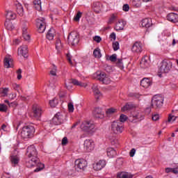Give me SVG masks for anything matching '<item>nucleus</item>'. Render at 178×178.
Segmentation results:
<instances>
[{"instance_id": "obj_51", "label": "nucleus", "mask_w": 178, "mask_h": 178, "mask_svg": "<svg viewBox=\"0 0 178 178\" xmlns=\"http://www.w3.org/2000/svg\"><path fill=\"white\" fill-rule=\"evenodd\" d=\"M119 48H120L119 42H113V49L114 51H118Z\"/></svg>"}, {"instance_id": "obj_26", "label": "nucleus", "mask_w": 178, "mask_h": 178, "mask_svg": "<svg viewBox=\"0 0 178 178\" xmlns=\"http://www.w3.org/2000/svg\"><path fill=\"white\" fill-rule=\"evenodd\" d=\"M29 28L27 26H24L22 28V37L25 41H29L31 38L30 33H29Z\"/></svg>"}, {"instance_id": "obj_30", "label": "nucleus", "mask_w": 178, "mask_h": 178, "mask_svg": "<svg viewBox=\"0 0 178 178\" xmlns=\"http://www.w3.org/2000/svg\"><path fill=\"white\" fill-rule=\"evenodd\" d=\"M17 8V13L19 14V16H24V10L23 9V6L20 4V3H18L16 4Z\"/></svg>"}, {"instance_id": "obj_53", "label": "nucleus", "mask_w": 178, "mask_h": 178, "mask_svg": "<svg viewBox=\"0 0 178 178\" xmlns=\"http://www.w3.org/2000/svg\"><path fill=\"white\" fill-rule=\"evenodd\" d=\"M68 110H69V112L74 111V106L73 105V103L70 102L68 104Z\"/></svg>"}, {"instance_id": "obj_62", "label": "nucleus", "mask_w": 178, "mask_h": 178, "mask_svg": "<svg viewBox=\"0 0 178 178\" xmlns=\"http://www.w3.org/2000/svg\"><path fill=\"white\" fill-rule=\"evenodd\" d=\"M66 144H67V138L64 137L62 140V145H66Z\"/></svg>"}, {"instance_id": "obj_14", "label": "nucleus", "mask_w": 178, "mask_h": 178, "mask_svg": "<svg viewBox=\"0 0 178 178\" xmlns=\"http://www.w3.org/2000/svg\"><path fill=\"white\" fill-rule=\"evenodd\" d=\"M63 119H65L63 115H62V113H57L53 118L51 123H53V124H55L56 126L62 124V123H63Z\"/></svg>"}, {"instance_id": "obj_45", "label": "nucleus", "mask_w": 178, "mask_h": 178, "mask_svg": "<svg viewBox=\"0 0 178 178\" xmlns=\"http://www.w3.org/2000/svg\"><path fill=\"white\" fill-rule=\"evenodd\" d=\"M58 72V68L56 67L55 65H52V68L50 70V74L51 76H56V72Z\"/></svg>"}, {"instance_id": "obj_47", "label": "nucleus", "mask_w": 178, "mask_h": 178, "mask_svg": "<svg viewBox=\"0 0 178 178\" xmlns=\"http://www.w3.org/2000/svg\"><path fill=\"white\" fill-rule=\"evenodd\" d=\"M127 120V116L124 114H121L120 116V123H124Z\"/></svg>"}, {"instance_id": "obj_23", "label": "nucleus", "mask_w": 178, "mask_h": 178, "mask_svg": "<svg viewBox=\"0 0 178 178\" xmlns=\"http://www.w3.org/2000/svg\"><path fill=\"white\" fill-rule=\"evenodd\" d=\"M141 26L145 29H149V27L152 26V19L149 18H145L142 19Z\"/></svg>"}, {"instance_id": "obj_10", "label": "nucleus", "mask_w": 178, "mask_h": 178, "mask_svg": "<svg viewBox=\"0 0 178 178\" xmlns=\"http://www.w3.org/2000/svg\"><path fill=\"white\" fill-rule=\"evenodd\" d=\"M144 120V113L139 111H134L132 113V116L129 118V122L136 123V122H141Z\"/></svg>"}, {"instance_id": "obj_3", "label": "nucleus", "mask_w": 178, "mask_h": 178, "mask_svg": "<svg viewBox=\"0 0 178 178\" xmlns=\"http://www.w3.org/2000/svg\"><path fill=\"white\" fill-rule=\"evenodd\" d=\"M173 63L170 60L164 59L160 63L159 70L161 73H169L172 70Z\"/></svg>"}, {"instance_id": "obj_57", "label": "nucleus", "mask_w": 178, "mask_h": 178, "mask_svg": "<svg viewBox=\"0 0 178 178\" xmlns=\"http://www.w3.org/2000/svg\"><path fill=\"white\" fill-rule=\"evenodd\" d=\"M7 109L5 104H0V112H6Z\"/></svg>"}, {"instance_id": "obj_22", "label": "nucleus", "mask_w": 178, "mask_h": 178, "mask_svg": "<svg viewBox=\"0 0 178 178\" xmlns=\"http://www.w3.org/2000/svg\"><path fill=\"white\" fill-rule=\"evenodd\" d=\"M13 60L10 56H6L4 58V66L6 69H9V67H13Z\"/></svg>"}, {"instance_id": "obj_11", "label": "nucleus", "mask_w": 178, "mask_h": 178, "mask_svg": "<svg viewBox=\"0 0 178 178\" xmlns=\"http://www.w3.org/2000/svg\"><path fill=\"white\" fill-rule=\"evenodd\" d=\"M97 79L99 81H101L102 84H111V78L105 72L97 73Z\"/></svg>"}, {"instance_id": "obj_4", "label": "nucleus", "mask_w": 178, "mask_h": 178, "mask_svg": "<svg viewBox=\"0 0 178 178\" xmlns=\"http://www.w3.org/2000/svg\"><path fill=\"white\" fill-rule=\"evenodd\" d=\"M124 127H123V123L119 121H114L111 124V131L114 134H122Z\"/></svg>"}, {"instance_id": "obj_38", "label": "nucleus", "mask_w": 178, "mask_h": 178, "mask_svg": "<svg viewBox=\"0 0 178 178\" xmlns=\"http://www.w3.org/2000/svg\"><path fill=\"white\" fill-rule=\"evenodd\" d=\"M33 5L35 6V8L36 9V10H38L40 12V10H41L42 7H41V0H35L33 1Z\"/></svg>"}, {"instance_id": "obj_40", "label": "nucleus", "mask_w": 178, "mask_h": 178, "mask_svg": "<svg viewBox=\"0 0 178 178\" xmlns=\"http://www.w3.org/2000/svg\"><path fill=\"white\" fill-rule=\"evenodd\" d=\"M93 56H95V58H97L98 59H99V58L102 56V55L101 54V49H99V48L95 49L93 51Z\"/></svg>"}, {"instance_id": "obj_20", "label": "nucleus", "mask_w": 178, "mask_h": 178, "mask_svg": "<svg viewBox=\"0 0 178 178\" xmlns=\"http://www.w3.org/2000/svg\"><path fill=\"white\" fill-rule=\"evenodd\" d=\"M92 90L96 99H100V98H102V93L101 92V91H99V88L98 87V85H93L92 87Z\"/></svg>"}, {"instance_id": "obj_55", "label": "nucleus", "mask_w": 178, "mask_h": 178, "mask_svg": "<svg viewBox=\"0 0 178 178\" xmlns=\"http://www.w3.org/2000/svg\"><path fill=\"white\" fill-rule=\"evenodd\" d=\"M116 15L115 14H113L111 17L109 18L108 23H113L116 19Z\"/></svg>"}, {"instance_id": "obj_52", "label": "nucleus", "mask_w": 178, "mask_h": 178, "mask_svg": "<svg viewBox=\"0 0 178 178\" xmlns=\"http://www.w3.org/2000/svg\"><path fill=\"white\" fill-rule=\"evenodd\" d=\"M81 15H83V13L79 11L77 13V14L76 15V16L74 18L75 22H79V20H80V18L81 17Z\"/></svg>"}, {"instance_id": "obj_34", "label": "nucleus", "mask_w": 178, "mask_h": 178, "mask_svg": "<svg viewBox=\"0 0 178 178\" xmlns=\"http://www.w3.org/2000/svg\"><path fill=\"white\" fill-rule=\"evenodd\" d=\"M55 29H50L46 35L47 40H54V37H55Z\"/></svg>"}, {"instance_id": "obj_46", "label": "nucleus", "mask_w": 178, "mask_h": 178, "mask_svg": "<svg viewBox=\"0 0 178 178\" xmlns=\"http://www.w3.org/2000/svg\"><path fill=\"white\" fill-rule=\"evenodd\" d=\"M116 65L120 67V69H123V59L118 58L116 61Z\"/></svg>"}, {"instance_id": "obj_21", "label": "nucleus", "mask_w": 178, "mask_h": 178, "mask_svg": "<svg viewBox=\"0 0 178 178\" xmlns=\"http://www.w3.org/2000/svg\"><path fill=\"white\" fill-rule=\"evenodd\" d=\"M167 20L171 23H178V14L170 13L167 15Z\"/></svg>"}, {"instance_id": "obj_41", "label": "nucleus", "mask_w": 178, "mask_h": 178, "mask_svg": "<svg viewBox=\"0 0 178 178\" xmlns=\"http://www.w3.org/2000/svg\"><path fill=\"white\" fill-rule=\"evenodd\" d=\"M131 5L134 6V8H141V1L140 0H132Z\"/></svg>"}, {"instance_id": "obj_16", "label": "nucleus", "mask_w": 178, "mask_h": 178, "mask_svg": "<svg viewBox=\"0 0 178 178\" xmlns=\"http://www.w3.org/2000/svg\"><path fill=\"white\" fill-rule=\"evenodd\" d=\"M33 118L37 120L40 119L41 118V115H42V109H41V107L40 106H33Z\"/></svg>"}, {"instance_id": "obj_32", "label": "nucleus", "mask_w": 178, "mask_h": 178, "mask_svg": "<svg viewBox=\"0 0 178 178\" xmlns=\"http://www.w3.org/2000/svg\"><path fill=\"white\" fill-rule=\"evenodd\" d=\"M72 83L74 86H79V87H83V88H86L88 86L87 83L79 81L77 79H72Z\"/></svg>"}, {"instance_id": "obj_60", "label": "nucleus", "mask_w": 178, "mask_h": 178, "mask_svg": "<svg viewBox=\"0 0 178 178\" xmlns=\"http://www.w3.org/2000/svg\"><path fill=\"white\" fill-rule=\"evenodd\" d=\"M1 130H3V131H9V128L8 127V126H6V124H3L1 126Z\"/></svg>"}, {"instance_id": "obj_39", "label": "nucleus", "mask_w": 178, "mask_h": 178, "mask_svg": "<svg viewBox=\"0 0 178 178\" xmlns=\"http://www.w3.org/2000/svg\"><path fill=\"white\" fill-rule=\"evenodd\" d=\"M19 161H20V159L17 156H12L10 157V161L13 165H17Z\"/></svg>"}, {"instance_id": "obj_63", "label": "nucleus", "mask_w": 178, "mask_h": 178, "mask_svg": "<svg viewBox=\"0 0 178 178\" xmlns=\"http://www.w3.org/2000/svg\"><path fill=\"white\" fill-rule=\"evenodd\" d=\"M110 38L111 40H116V33H111Z\"/></svg>"}, {"instance_id": "obj_36", "label": "nucleus", "mask_w": 178, "mask_h": 178, "mask_svg": "<svg viewBox=\"0 0 178 178\" xmlns=\"http://www.w3.org/2000/svg\"><path fill=\"white\" fill-rule=\"evenodd\" d=\"M113 113H118V108L111 107L106 110V115L107 116H111V115H113Z\"/></svg>"}, {"instance_id": "obj_25", "label": "nucleus", "mask_w": 178, "mask_h": 178, "mask_svg": "<svg viewBox=\"0 0 178 178\" xmlns=\"http://www.w3.org/2000/svg\"><path fill=\"white\" fill-rule=\"evenodd\" d=\"M152 84L151 79L148 78H144L140 81V86L143 87V88H148Z\"/></svg>"}, {"instance_id": "obj_35", "label": "nucleus", "mask_w": 178, "mask_h": 178, "mask_svg": "<svg viewBox=\"0 0 178 178\" xmlns=\"http://www.w3.org/2000/svg\"><path fill=\"white\" fill-rule=\"evenodd\" d=\"M4 26L7 30H10V31L15 29V26L10 20L6 19Z\"/></svg>"}, {"instance_id": "obj_12", "label": "nucleus", "mask_w": 178, "mask_h": 178, "mask_svg": "<svg viewBox=\"0 0 178 178\" xmlns=\"http://www.w3.org/2000/svg\"><path fill=\"white\" fill-rule=\"evenodd\" d=\"M26 156L27 158H38V152L35 146L32 145L27 147Z\"/></svg>"}, {"instance_id": "obj_33", "label": "nucleus", "mask_w": 178, "mask_h": 178, "mask_svg": "<svg viewBox=\"0 0 178 178\" xmlns=\"http://www.w3.org/2000/svg\"><path fill=\"white\" fill-rule=\"evenodd\" d=\"M107 156H108V158H113L114 156H116V150L112 147L108 148Z\"/></svg>"}, {"instance_id": "obj_42", "label": "nucleus", "mask_w": 178, "mask_h": 178, "mask_svg": "<svg viewBox=\"0 0 178 178\" xmlns=\"http://www.w3.org/2000/svg\"><path fill=\"white\" fill-rule=\"evenodd\" d=\"M59 104V102L58 101V99L54 98L52 100L49 101V104L51 108H55Z\"/></svg>"}, {"instance_id": "obj_56", "label": "nucleus", "mask_w": 178, "mask_h": 178, "mask_svg": "<svg viewBox=\"0 0 178 178\" xmlns=\"http://www.w3.org/2000/svg\"><path fill=\"white\" fill-rule=\"evenodd\" d=\"M17 80H22V69H19L17 71Z\"/></svg>"}, {"instance_id": "obj_64", "label": "nucleus", "mask_w": 178, "mask_h": 178, "mask_svg": "<svg viewBox=\"0 0 178 178\" xmlns=\"http://www.w3.org/2000/svg\"><path fill=\"white\" fill-rule=\"evenodd\" d=\"M20 42H22L20 39H15V40H14V44L15 45H19V44H20Z\"/></svg>"}, {"instance_id": "obj_24", "label": "nucleus", "mask_w": 178, "mask_h": 178, "mask_svg": "<svg viewBox=\"0 0 178 178\" xmlns=\"http://www.w3.org/2000/svg\"><path fill=\"white\" fill-rule=\"evenodd\" d=\"M127 23L126 21L123 19H119L115 25V30L116 31H120V30H123L124 29V26H126Z\"/></svg>"}, {"instance_id": "obj_49", "label": "nucleus", "mask_w": 178, "mask_h": 178, "mask_svg": "<svg viewBox=\"0 0 178 178\" xmlns=\"http://www.w3.org/2000/svg\"><path fill=\"white\" fill-rule=\"evenodd\" d=\"M111 144H112V145L118 147L119 146V140H118V138H114L113 139L111 140Z\"/></svg>"}, {"instance_id": "obj_5", "label": "nucleus", "mask_w": 178, "mask_h": 178, "mask_svg": "<svg viewBox=\"0 0 178 178\" xmlns=\"http://www.w3.org/2000/svg\"><path fill=\"white\" fill-rule=\"evenodd\" d=\"M81 129L83 131H86V133L91 134V133L95 131V125L90 121H83L81 124Z\"/></svg>"}, {"instance_id": "obj_1", "label": "nucleus", "mask_w": 178, "mask_h": 178, "mask_svg": "<svg viewBox=\"0 0 178 178\" xmlns=\"http://www.w3.org/2000/svg\"><path fill=\"white\" fill-rule=\"evenodd\" d=\"M34 133H35V128L34 126L25 125L19 132V136L22 138V140L27 141V140H30V138H33V137H34Z\"/></svg>"}, {"instance_id": "obj_43", "label": "nucleus", "mask_w": 178, "mask_h": 178, "mask_svg": "<svg viewBox=\"0 0 178 178\" xmlns=\"http://www.w3.org/2000/svg\"><path fill=\"white\" fill-rule=\"evenodd\" d=\"M62 41H60V39H57L56 41V49L59 51L60 49H62Z\"/></svg>"}, {"instance_id": "obj_50", "label": "nucleus", "mask_w": 178, "mask_h": 178, "mask_svg": "<svg viewBox=\"0 0 178 178\" xmlns=\"http://www.w3.org/2000/svg\"><path fill=\"white\" fill-rule=\"evenodd\" d=\"M177 118V117L172 115V114H170L169 116H168V121L170 123L172 122H175V120H176V119Z\"/></svg>"}, {"instance_id": "obj_58", "label": "nucleus", "mask_w": 178, "mask_h": 178, "mask_svg": "<svg viewBox=\"0 0 178 178\" xmlns=\"http://www.w3.org/2000/svg\"><path fill=\"white\" fill-rule=\"evenodd\" d=\"M93 40H94V41H95L96 42H98V43H99L100 41L102 40V38H100L99 36H98V35H96V36L94 37Z\"/></svg>"}, {"instance_id": "obj_54", "label": "nucleus", "mask_w": 178, "mask_h": 178, "mask_svg": "<svg viewBox=\"0 0 178 178\" xmlns=\"http://www.w3.org/2000/svg\"><path fill=\"white\" fill-rule=\"evenodd\" d=\"M122 10H124V12H129V10H130V6L129 4H124L122 6Z\"/></svg>"}, {"instance_id": "obj_18", "label": "nucleus", "mask_w": 178, "mask_h": 178, "mask_svg": "<svg viewBox=\"0 0 178 178\" xmlns=\"http://www.w3.org/2000/svg\"><path fill=\"white\" fill-rule=\"evenodd\" d=\"M92 115L96 119H104V113L102 112V108L99 107H96L92 111Z\"/></svg>"}, {"instance_id": "obj_27", "label": "nucleus", "mask_w": 178, "mask_h": 178, "mask_svg": "<svg viewBox=\"0 0 178 178\" xmlns=\"http://www.w3.org/2000/svg\"><path fill=\"white\" fill-rule=\"evenodd\" d=\"M6 20H15L17 15L16 13H13L12 10H7L6 14Z\"/></svg>"}, {"instance_id": "obj_15", "label": "nucleus", "mask_w": 178, "mask_h": 178, "mask_svg": "<svg viewBox=\"0 0 178 178\" xmlns=\"http://www.w3.org/2000/svg\"><path fill=\"white\" fill-rule=\"evenodd\" d=\"M131 51L134 54H141L143 52V43L138 41L135 42L132 45Z\"/></svg>"}, {"instance_id": "obj_37", "label": "nucleus", "mask_w": 178, "mask_h": 178, "mask_svg": "<svg viewBox=\"0 0 178 178\" xmlns=\"http://www.w3.org/2000/svg\"><path fill=\"white\" fill-rule=\"evenodd\" d=\"M165 173H174V175H178V168H165Z\"/></svg>"}, {"instance_id": "obj_29", "label": "nucleus", "mask_w": 178, "mask_h": 178, "mask_svg": "<svg viewBox=\"0 0 178 178\" xmlns=\"http://www.w3.org/2000/svg\"><path fill=\"white\" fill-rule=\"evenodd\" d=\"M149 65V63H148V59H147V57L142 58V60L140 61V67L142 69H147Z\"/></svg>"}, {"instance_id": "obj_17", "label": "nucleus", "mask_w": 178, "mask_h": 178, "mask_svg": "<svg viewBox=\"0 0 178 178\" xmlns=\"http://www.w3.org/2000/svg\"><path fill=\"white\" fill-rule=\"evenodd\" d=\"M105 166H106V161L105 160H99L93 164V169L96 171L102 170Z\"/></svg>"}, {"instance_id": "obj_48", "label": "nucleus", "mask_w": 178, "mask_h": 178, "mask_svg": "<svg viewBox=\"0 0 178 178\" xmlns=\"http://www.w3.org/2000/svg\"><path fill=\"white\" fill-rule=\"evenodd\" d=\"M109 60L111 62H117L118 61V55L116 54H113L109 57Z\"/></svg>"}, {"instance_id": "obj_44", "label": "nucleus", "mask_w": 178, "mask_h": 178, "mask_svg": "<svg viewBox=\"0 0 178 178\" xmlns=\"http://www.w3.org/2000/svg\"><path fill=\"white\" fill-rule=\"evenodd\" d=\"M8 92H9V88H2L1 89V94H2L3 97H7Z\"/></svg>"}, {"instance_id": "obj_8", "label": "nucleus", "mask_w": 178, "mask_h": 178, "mask_svg": "<svg viewBox=\"0 0 178 178\" xmlns=\"http://www.w3.org/2000/svg\"><path fill=\"white\" fill-rule=\"evenodd\" d=\"M95 148V143L92 139H86L83 143V149L85 152H91Z\"/></svg>"}, {"instance_id": "obj_6", "label": "nucleus", "mask_w": 178, "mask_h": 178, "mask_svg": "<svg viewBox=\"0 0 178 178\" xmlns=\"http://www.w3.org/2000/svg\"><path fill=\"white\" fill-rule=\"evenodd\" d=\"M68 42L73 47L79 44V41H80V37L79 36V33L76 31L71 32L68 35Z\"/></svg>"}, {"instance_id": "obj_61", "label": "nucleus", "mask_w": 178, "mask_h": 178, "mask_svg": "<svg viewBox=\"0 0 178 178\" xmlns=\"http://www.w3.org/2000/svg\"><path fill=\"white\" fill-rule=\"evenodd\" d=\"M152 120H154L155 122H156V120H159V114H154V115H152Z\"/></svg>"}, {"instance_id": "obj_28", "label": "nucleus", "mask_w": 178, "mask_h": 178, "mask_svg": "<svg viewBox=\"0 0 178 178\" xmlns=\"http://www.w3.org/2000/svg\"><path fill=\"white\" fill-rule=\"evenodd\" d=\"M118 178H133L134 175L131 173L126 172H120L117 174Z\"/></svg>"}, {"instance_id": "obj_31", "label": "nucleus", "mask_w": 178, "mask_h": 178, "mask_svg": "<svg viewBox=\"0 0 178 178\" xmlns=\"http://www.w3.org/2000/svg\"><path fill=\"white\" fill-rule=\"evenodd\" d=\"M134 104L133 103H127L122 108V112H126L127 111H131V109H134Z\"/></svg>"}, {"instance_id": "obj_7", "label": "nucleus", "mask_w": 178, "mask_h": 178, "mask_svg": "<svg viewBox=\"0 0 178 178\" xmlns=\"http://www.w3.org/2000/svg\"><path fill=\"white\" fill-rule=\"evenodd\" d=\"M36 26L38 27V33H42L45 31V29H47V22L45 21V18L40 17L36 19Z\"/></svg>"}, {"instance_id": "obj_59", "label": "nucleus", "mask_w": 178, "mask_h": 178, "mask_svg": "<svg viewBox=\"0 0 178 178\" xmlns=\"http://www.w3.org/2000/svg\"><path fill=\"white\" fill-rule=\"evenodd\" d=\"M136 154V149L135 148H133L131 149L130 152H129V156L133 158V156H134Z\"/></svg>"}, {"instance_id": "obj_2", "label": "nucleus", "mask_w": 178, "mask_h": 178, "mask_svg": "<svg viewBox=\"0 0 178 178\" xmlns=\"http://www.w3.org/2000/svg\"><path fill=\"white\" fill-rule=\"evenodd\" d=\"M26 168H36L34 172H41L45 168V165L40 162V159L35 157L26 159Z\"/></svg>"}, {"instance_id": "obj_9", "label": "nucleus", "mask_w": 178, "mask_h": 178, "mask_svg": "<svg viewBox=\"0 0 178 178\" xmlns=\"http://www.w3.org/2000/svg\"><path fill=\"white\" fill-rule=\"evenodd\" d=\"M163 105V97L160 95H155L152 99V108H161Z\"/></svg>"}, {"instance_id": "obj_19", "label": "nucleus", "mask_w": 178, "mask_h": 178, "mask_svg": "<svg viewBox=\"0 0 178 178\" xmlns=\"http://www.w3.org/2000/svg\"><path fill=\"white\" fill-rule=\"evenodd\" d=\"M27 54H29V47L27 45L24 44L18 48V55H22L24 58H26Z\"/></svg>"}, {"instance_id": "obj_13", "label": "nucleus", "mask_w": 178, "mask_h": 178, "mask_svg": "<svg viewBox=\"0 0 178 178\" xmlns=\"http://www.w3.org/2000/svg\"><path fill=\"white\" fill-rule=\"evenodd\" d=\"M87 161L83 159H79L75 161V167L76 169H79L80 170H84L86 168H87Z\"/></svg>"}]
</instances>
